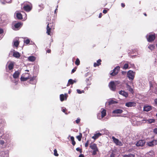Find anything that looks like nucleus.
<instances>
[{
  "instance_id": "4d7b16f0",
  "label": "nucleus",
  "mask_w": 157,
  "mask_h": 157,
  "mask_svg": "<svg viewBox=\"0 0 157 157\" xmlns=\"http://www.w3.org/2000/svg\"><path fill=\"white\" fill-rule=\"evenodd\" d=\"M121 6L122 7H124L125 6V5L124 3H122L121 4Z\"/></svg>"
},
{
  "instance_id": "f03ea898",
  "label": "nucleus",
  "mask_w": 157,
  "mask_h": 157,
  "mask_svg": "<svg viewBox=\"0 0 157 157\" xmlns=\"http://www.w3.org/2000/svg\"><path fill=\"white\" fill-rule=\"evenodd\" d=\"M51 25H53V23H50V24H48L47 27V31L46 33L48 35H51L50 33L51 30L52 29H54V27L51 26Z\"/></svg>"
},
{
  "instance_id": "7c9ffc66",
  "label": "nucleus",
  "mask_w": 157,
  "mask_h": 157,
  "mask_svg": "<svg viewBox=\"0 0 157 157\" xmlns=\"http://www.w3.org/2000/svg\"><path fill=\"white\" fill-rule=\"evenodd\" d=\"M82 137V134L81 133H80L79 135L76 136V138L78 139L79 141H80L81 140Z\"/></svg>"
},
{
  "instance_id": "0e129e2a",
  "label": "nucleus",
  "mask_w": 157,
  "mask_h": 157,
  "mask_svg": "<svg viewBox=\"0 0 157 157\" xmlns=\"http://www.w3.org/2000/svg\"><path fill=\"white\" fill-rule=\"evenodd\" d=\"M14 82L16 84H17V81H15Z\"/></svg>"
},
{
  "instance_id": "052dcab7",
  "label": "nucleus",
  "mask_w": 157,
  "mask_h": 157,
  "mask_svg": "<svg viewBox=\"0 0 157 157\" xmlns=\"http://www.w3.org/2000/svg\"><path fill=\"white\" fill-rule=\"evenodd\" d=\"M50 52H51V50H48L47 51V52L48 53H49Z\"/></svg>"
},
{
  "instance_id": "c756f323",
  "label": "nucleus",
  "mask_w": 157,
  "mask_h": 157,
  "mask_svg": "<svg viewBox=\"0 0 157 157\" xmlns=\"http://www.w3.org/2000/svg\"><path fill=\"white\" fill-rule=\"evenodd\" d=\"M17 17L19 19H21L22 18V16L21 14L20 13H17Z\"/></svg>"
},
{
  "instance_id": "39448f33",
  "label": "nucleus",
  "mask_w": 157,
  "mask_h": 157,
  "mask_svg": "<svg viewBox=\"0 0 157 157\" xmlns=\"http://www.w3.org/2000/svg\"><path fill=\"white\" fill-rule=\"evenodd\" d=\"M0 155L2 157H8V150L1 151L0 152Z\"/></svg>"
},
{
  "instance_id": "9d476101",
  "label": "nucleus",
  "mask_w": 157,
  "mask_h": 157,
  "mask_svg": "<svg viewBox=\"0 0 157 157\" xmlns=\"http://www.w3.org/2000/svg\"><path fill=\"white\" fill-rule=\"evenodd\" d=\"M106 115V111L105 110L103 109L101 112V117L99 115L100 114H98V118L99 119H101L102 118L104 117Z\"/></svg>"
},
{
  "instance_id": "f8f14e48",
  "label": "nucleus",
  "mask_w": 157,
  "mask_h": 157,
  "mask_svg": "<svg viewBox=\"0 0 157 157\" xmlns=\"http://www.w3.org/2000/svg\"><path fill=\"white\" fill-rule=\"evenodd\" d=\"M21 25L22 24L21 23H17L15 24L14 25V27H13V29L15 30H17L19 28L21 27Z\"/></svg>"
},
{
  "instance_id": "dca6fc26",
  "label": "nucleus",
  "mask_w": 157,
  "mask_h": 157,
  "mask_svg": "<svg viewBox=\"0 0 157 157\" xmlns=\"http://www.w3.org/2000/svg\"><path fill=\"white\" fill-rule=\"evenodd\" d=\"M20 72L19 71H16L13 75V77L14 78H17L20 74Z\"/></svg>"
},
{
  "instance_id": "473e14b6",
  "label": "nucleus",
  "mask_w": 157,
  "mask_h": 157,
  "mask_svg": "<svg viewBox=\"0 0 157 157\" xmlns=\"http://www.w3.org/2000/svg\"><path fill=\"white\" fill-rule=\"evenodd\" d=\"M29 78L28 77H21V80L22 81H24L27 80Z\"/></svg>"
},
{
  "instance_id": "ddd939ff",
  "label": "nucleus",
  "mask_w": 157,
  "mask_h": 157,
  "mask_svg": "<svg viewBox=\"0 0 157 157\" xmlns=\"http://www.w3.org/2000/svg\"><path fill=\"white\" fill-rule=\"evenodd\" d=\"M145 144V142L144 140H140L136 144L137 146H142Z\"/></svg>"
},
{
  "instance_id": "37998d69",
  "label": "nucleus",
  "mask_w": 157,
  "mask_h": 157,
  "mask_svg": "<svg viewBox=\"0 0 157 157\" xmlns=\"http://www.w3.org/2000/svg\"><path fill=\"white\" fill-rule=\"evenodd\" d=\"M76 150L77 151H79L80 152V153H82V150L81 149H80L79 148V147H78L77 148H76Z\"/></svg>"
},
{
  "instance_id": "6ab92c4d",
  "label": "nucleus",
  "mask_w": 157,
  "mask_h": 157,
  "mask_svg": "<svg viewBox=\"0 0 157 157\" xmlns=\"http://www.w3.org/2000/svg\"><path fill=\"white\" fill-rule=\"evenodd\" d=\"M126 88L127 90L130 92L131 93H133V91L132 88L130 86L128 85V84H126Z\"/></svg>"
},
{
  "instance_id": "c9c22d12",
  "label": "nucleus",
  "mask_w": 157,
  "mask_h": 157,
  "mask_svg": "<svg viewBox=\"0 0 157 157\" xmlns=\"http://www.w3.org/2000/svg\"><path fill=\"white\" fill-rule=\"evenodd\" d=\"M79 63H80V61L78 59H77L75 62V64L76 65H78L79 64Z\"/></svg>"
},
{
  "instance_id": "338daca9",
  "label": "nucleus",
  "mask_w": 157,
  "mask_h": 157,
  "mask_svg": "<svg viewBox=\"0 0 157 157\" xmlns=\"http://www.w3.org/2000/svg\"><path fill=\"white\" fill-rule=\"evenodd\" d=\"M25 71H29L28 70H25Z\"/></svg>"
},
{
  "instance_id": "c85d7f7f",
  "label": "nucleus",
  "mask_w": 157,
  "mask_h": 157,
  "mask_svg": "<svg viewBox=\"0 0 157 157\" xmlns=\"http://www.w3.org/2000/svg\"><path fill=\"white\" fill-rule=\"evenodd\" d=\"M74 83V80L72 79H70L68 81V84L67 86H69L70 84H73Z\"/></svg>"
},
{
  "instance_id": "e2e57ef3",
  "label": "nucleus",
  "mask_w": 157,
  "mask_h": 157,
  "mask_svg": "<svg viewBox=\"0 0 157 157\" xmlns=\"http://www.w3.org/2000/svg\"><path fill=\"white\" fill-rule=\"evenodd\" d=\"M57 10V8H56V9L55 10V13H56V11Z\"/></svg>"
},
{
  "instance_id": "e433bc0d",
  "label": "nucleus",
  "mask_w": 157,
  "mask_h": 157,
  "mask_svg": "<svg viewBox=\"0 0 157 157\" xmlns=\"http://www.w3.org/2000/svg\"><path fill=\"white\" fill-rule=\"evenodd\" d=\"M77 91L78 94H81L82 93H84V90L81 91L80 90L77 89Z\"/></svg>"
},
{
  "instance_id": "4be33fe9",
  "label": "nucleus",
  "mask_w": 157,
  "mask_h": 157,
  "mask_svg": "<svg viewBox=\"0 0 157 157\" xmlns=\"http://www.w3.org/2000/svg\"><path fill=\"white\" fill-rule=\"evenodd\" d=\"M13 56L14 57L17 58H18L20 56V55L19 53L17 52H14L13 53Z\"/></svg>"
},
{
  "instance_id": "423d86ee",
  "label": "nucleus",
  "mask_w": 157,
  "mask_h": 157,
  "mask_svg": "<svg viewBox=\"0 0 157 157\" xmlns=\"http://www.w3.org/2000/svg\"><path fill=\"white\" fill-rule=\"evenodd\" d=\"M109 87L112 90L114 91L116 89V85L114 82L113 81L111 82L109 84Z\"/></svg>"
},
{
  "instance_id": "774afa93",
  "label": "nucleus",
  "mask_w": 157,
  "mask_h": 157,
  "mask_svg": "<svg viewBox=\"0 0 157 157\" xmlns=\"http://www.w3.org/2000/svg\"><path fill=\"white\" fill-rule=\"evenodd\" d=\"M144 15L145 16H146V15H146V13H145L144 14Z\"/></svg>"
},
{
  "instance_id": "49530a36",
  "label": "nucleus",
  "mask_w": 157,
  "mask_h": 157,
  "mask_svg": "<svg viewBox=\"0 0 157 157\" xmlns=\"http://www.w3.org/2000/svg\"><path fill=\"white\" fill-rule=\"evenodd\" d=\"M99 65L97 63H94V67H96L97 66H98Z\"/></svg>"
},
{
  "instance_id": "1a4fd4ad",
  "label": "nucleus",
  "mask_w": 157,
  "mask_h": 157,
  "mask_svg": "<svg viewBox=\"0 0 157 157\" xmlns=\"http://www.w3.org/2000/svg\"><path fill=\"white\" fill-rule=\"evenodd\" d=\"M125 105L128 107H134L136 105V103L134 102H129L125 103Z\"/></svg>"
},
{
  "instance_id": "0eeeda50",
  "label": "nucleus",
  "mask_w": 157,
  "mask_h": 157,
  "mask_svg": "<svg viewBox=\"0 0 157 157\" xmlns=\"http://www.w3.org/2000/svg\"><path fill=\"white\" fill-rule=\"evenodd\" d=\"M120 68V67L119 66H117L113 69V72L111 73L110 75L112 76L115 75L118 73Z\"/></svg>"
},
{
  "instance_id": "a878e982",
  "label": "nucleus",
  "mask_w": 157,
  "mask_h": 157,
  "mask_svg": "<svg viewBox=\"0 0 157 157\" xmlns=\"http://www.w3.org/2000/svg\"><path fill=\"white\" fill-rule=\"evenodd\" d=\"M28 59L29 61L33 62L35 60L36 58L34 56H32L29 57Z\"/></svg>"
},
{
  "instance_id": "b1692460",
  "label": "nucleus",
  "mask_w": 157,
  "mask_h": 157,
  "mask_svg": "<svg viewBox=\"0 0 157 157\" xmlns=\"http://www.w3.org/2000/svg\"><path fill=\"white\" fill-rule=\"evenodd\" d=\"M135 155L134 154L130 153L127 154H125L123 155V157H135Z\"/></svg>"
},
{
  "instance_id": "4468645a",
  "label": "nucleus",
  "mask_w": 157,
  "mask_h": 157,
  "mask_svg": "<svg viewBox=\"0 0 157 157\" xmlns=\"http://www.w3.org/2000/svg\"><path fill=\"white\" fill-rule=\"evenodd\" d=\"M119 93L121 95L125 97L126 98L128 96V93L125 92L123 90H121L119 92Z\"/></svg>"
},
{
  "instance_id": "5fc2aeb1",
  "label": "nucleus",
  "mask_w": 157,
  "mask_h": 157,
  "mask_svg": "<svg viewBox=\"0 0 157 157\" xmlns=\"http://www.w3.org/2000/svg\"><path fill=\"white\" fill-rule=\"evenodd\" d=\"M76 71V69H73L72 70L71 72L72 73H74Z\"/></svg>"
},
{
  "instance_id": "7ed1b4c3",
  "label": "nucleus",
  "mask_w": 157,
  "mask_h": 157,
  "mask_svg": "<svg viewBox=\"0 0 157 157\" xmlns=\"http://www.w3.org/2000/svg\"><path fill=\"white\" fill-rule=\"evenodd\" d=\"M134 73L132 71H129L127 73V76L129 79L132 80L134 78Z\"/></svg>"
},
{
  "instance_id": "393cba45",
  "label": "nucleus",
  "mask_w": 157,
  "mask_h": 157,
  "mask_svg": "<svg viewBox=\"0 0 157 157\" xmlns=\"http://www.w3.org/2000/svg\"><path fill=\"white\" fill-rule=\"evenodd\" d=\"M90 147L91 149L93 150H98L96 145L95 144H93L91 145L90 146Z\"/></svg>"
},
{
  "instance_id": "3c124183",
  "label": "nucleus",
  "mask_w": 157,
  "mask_h": 157,
  "mask_svg": "<svg viewBox=\"0 0 157 157\" xmlns=\"http://www.w3.org/2000/svg\"><path fill=\"white\" fill-rule=\"evenodd\" d=\"M43 5H40L39 6L40 7H41V9H40V10H42L43 9Z\"/></svg>"
},
{
  "instance_id": "2eb2a0df",
  "label": "nucleus",
  "mask_w": 157,
  "mask_h": 157,
  "mask_svg": "<svg viewBox=\"0 0 157 157\" xmlns=\"http://www.w3.org/2000/svg\"><path fill=\"white\" fill-rule=\"evenodd\" d=\"M123 110L120 109H117L114 110L112 113L115 114L121 113L123 112Z\"/></svg>"
},
{
  "instance_id": "aec40b11",
  "label": "nucleus",
  "mask_w": 157,
  "mask_h": 157,
  "mask_svg": "<svg viewBox=\"0 0 157 157\" xmlns=\"http://www.w3.org/2000/svg\"><path fill=\"white\" fill-rule=\"evenodd\" d=\"M23 8L25 11L28 12L30 11L31 9V7L29 5L24 6Z\"/></svg>"
},
{
  "instance_id": "9b49d317",
  "label": "nucleus",
  "mask_w": 157,
  "mask_h": 157,
  "mask_svg": "<svg viewBox=\"0 0 157 157\" xmlns=\"http://www.w3.org/2000/svg\"><path fill=\"white\" fill-rule=\"evenodd\" d=\"M7 64L8 65V67L9 70H11L13 69L14 67V63L13 62H10L9 63L8 62Z\"/></svg>"
},
{
  "instance_id": "58836bf2",
  "label": "nucleus",
  "mask_w": 157,
  "mask_h": 157,
  "mask_svg": "<svg viewBox=\"0 0 157 157\" xmlns=\"http://www.w3.org/2000/svg\"><path fill=\"white\" fill-rule=\"evenodd\" d=\"M24 43L26 44H29L30 42V40L29 39H26L24 41Z\"/></svg>"
},
{
  "instance_id": "864d4df0",
  "label": "nucleus",
  "mask_w": 157,
  "mask_h": 157,
  "mask_svg": "<svg viewBox=\"0 0 157 157\" xmlns=\"http://www.w3.org/2000/svg\"><path fill=\"white\" fill-rule=\"evenodd\" d=\"M107 12V11L106 10H104L103 11V13L105 14Z\"/></svg>"
},
{
  "instance_id": "2f4dec72",
  "label": "nucleus",
  "mask_w": 157,
  "mask_h": 157,
  "mask_svg": "<svg viewBox=\"0 0 157 157\" xmlns=\"http://www.w3.org/2000/svg\"><path fill=\"white\" fill-rule=\"evenodd\" d=\"M117 103V102L116 101H114L113 100H111L109 102V105H111V104H115V103Z\"/></svg>"
},
{
  "instance_id": "cd10ccee",
  "label": "nucleus",
  "mask_w": 157,
  "mask_h": 157,
  "mask_svg": "<svg viewBox=\"0 0 157 157\" xmlns=\"http://www.w3.org/2000/svg\"><path fill=\"white\" fill-rule=\"evenodd\" d=\"M155 45L154 44H151L150 45L148 46V48L150 49L151 50H153L155 48Z\"/></svg>"
},
{
  "instance_id": "8fccbe9b",
  "label": "nucleus",
  "mask_w": 157,
  "mask_h": 157,
  "mask_svg": "<svg viewBox=\"0 0 157 157\" xmlns=\"http://www.w3.org/2000/svg\"><path fill=\"white\" fill-rule=\"evenodd\" d=\"M80 121V119L78 118L76 120V122L77 124H78Z\"/></svg>"
},
{
  "instance_id": "680f3d73",
  "label": "nucleus",
  "mask_w": 157,
  "mask_h": 157,
  "mask_svg": "<svg viewBox=\"0 0 157 157\" xmlns=\"http://www.w3.org/2000/svg\"><path fill=\"white\" fill-rule=\"evenodd\" d=\"M62 111L64 113H65V109H63L62 110Z\"/></svg>"
},
{
  "instance_id": "13d9d810",
  "label": "nucleus",
  "mask_w": 157,
  "mask_h": 157,
  "mask_svg": "<svg viewBox=\"0 0 157 157\" xmlns=\"http://www.w3.org/2000/svg\"><path fill=\"white\" fill-rule=\"evenodd\" d=\"M79 157H84V156L83 154H80L79 156Z\"/></svg>"
},
{
  "instance_id": "f257e3e1",
  "label": "nucleus",
  "mask_w": 157,
  "mask_h": 157,
  "mask_svg": "<svg viewBox=\"0 0 157 157\" xmlns=\"http://www.w3.org/2000/svg\"><path fill=\"white\" fill-rule=\"evenodd\" d=\"M147 38L148 42H151L154 40L155 36L154 34H149L147 35Z\"/></svg>"
},
{
  "instance_id": "a211bd4d",
  "label": "nucleus",
  "mask_w": 157,
  "mask_h": 157,
  "mask_svg": "<svg viewBox=\"0 0 157 157\" xmlns=\"http://www.w3.org/2000/svg\"><path fill=\"white\" fill-rule=\"evenodd\" d=\"M65 96L63 94H60V100L61 101H62L64 100L65 99V100L67 99L66 96L67 95V94H65Z\"/></svg>"
},
{
  "instance_id": "5701e85b",
  "label": "nucleus",
  "mask_w": 157,
  "mask_h": 157,
  "mask_svg": "<svg viewBox=\"0 0 157 157\" xmlns=\"http://www.w3.org/2000/svg\"><path fill=\"white\" fill-rule=\"evenodd\" d=\"M101 135V134L100 133H97L94 135V136H92V138L94 140L98 138L99 136Z\"/></svg>"
},
{
  "instance_id": "09e8293b",
  "label": "nucleus",
  "mask_w": 157,
  "mask_h": 157,
  "mask_svg": "<svg viewBox=\"0 0 157 157\" xmlns=\"http://www.w3.org/2000/svg\"><path fill=\"white\" fill-rule=\"evenodd\" d=\"M154 132L156 134H157V128H155L153 130Z\"/></svg>"
},
{
  "instance_id": "6e6d98bb",
  "label": "nucleus",
  "mask_w": 157,
  "mask_h": 157,
  "mask_svg": "<svg viewBox=\"0 0 157 157\" xmlns=\"http://www.w3.org/2000/svg\"><path fill=\"white\" fill-rule=\"evenodd\" d=\"M155 104L157 106V99H155Z\"/></svg>"
},
{
  "instance_id": "ea45409f",
  "label": "nucleus",
  "mask_w": 157,
  "mask_h": 157,
  "mask_svg": "<svg viewBox=\"0 0 157 157\" xmlns=\"http://www.w3.org/2000/svg\"><path fill=\"white\" fill-rule=\"evenodd\" d=\"M128 64L126 63V64H124V65L123 67V69H126L128 68Z\"/></svg>"
},
{
  "instance_id": "bf43d9fd",
  "label": "nucleus",
  "mask_w": 157,
  "mask_h": 157,
  "mask_svg": "<svg viewBox=\"0 0 157 157\" xmlns=\"http://www.w3.org/2000/svg\"><path fill=\"white\" fill-rule=\"evenodd\" d=\"M102 16V13H100L99 15V17L100 18Z\"/></svg>"
},
{
  "instance_id": "f704fd0d",
  "label": "nucleus",
  "mask_w": 157,
  "mask_h": 157,
  "mask_svg": "<svg viewBox=\"0 0 157 157\" xmlns=\"http://www.w3.org/2000/svg\"><path fill=\"white\" fill-rule=\"evenodd\" d=\"M149 123H153L155 122V120L153 119H148L147 121Z\"/></svg>"
},
{
  "instance_id": "de8ad7c7",
  "label": "nucleus",
  "mask_w": 157,
  "mask_h": 157,
  "mask_svg": "<svg viewBox=\"0 0 157 157\" xmlns=\"http://www.w3.org/2000/svg\"><path fill=\"white\" fill-rule=\"evenodd\" d=\"M4 143V142L3 140H0V144L2 145H3Z\"/></svg>"
},
{
  "instance_id": "6e6552de",
  "label": "nucleus",
  "mask_w": 157,
  "mask_h": 157,
  "mask_svg": "<svg viewBox=\"0 0 157 157\" xmlns=\"http://www.w3.org/2000/svg\"><path fill=\"white\" fill-rule=\"evenodd\" d=\"M147 145L150 147H153L157 144V140H154L147 143Z\"/></svg>"
},
{
  "instance_id": "c03bdc74",
  "label": "nucleus",
  "mask_w": 157,
  "mask_h": 157,
  "mask_svg": "<svg viewBox=\"0 0 157 157\" xmlns=\"http://www.w3.org/2000/svg\"><path fill=\"white\" fill-rule=\"evenodd\" d=\"M101 60L100 59H98L97 61V63L99 65H100L101 64Z\"/></svg>"
},
{
  "instance_id": "a18cd8bd",
  "label": "nucleus",
  "mask_w": 157,
  "mask_h": 157,
  "mask_svg": "<svg viewBox=\"0 0 157 157\" xmlns=\"http://www.w3.org/2000/svg\"><path fill=\"white\" fill-rule=\"evenodd\" d=\"M3 30L2 29H0V35L3 33ZM1 39V37L0 36V40Z\"/></svg>"
},
{
  "instance_id": "a19ab883",
  "label": "nucleus",
  "mask_w": 157,
  "mask_h": 157,
  "mask_svg": "<svg viewBox=\"0 0 157 157\" xmlns=\"http://www.w3.org/2000/svg\"><path fill=\"white\" fill-rule=\"evenodd\" d=\"M98 151V150H94L92 152V154L94 155H95L97 154V152Z\"/></svg>"
},
{
  "instance_id": "79ce46f5",
  "label": "nucleus",
  "mask_w": 157,
  "mask_h": 157,
  "mask_svg": "<svg viewBox=\"0 0 157 157\" xmlns=\"http://www.w3.org/2000/svg\"><path fill=\"white\" fill-rule=\"evenodd\" d=\"M89 140H87L86 143L85 144V147H88V144H89Z\"/></svg>"
},
{
  "instance_id": "4c0bfd02",
  "label": "nucleus",
  "mask_w": 157,
  "mask_h": 157,
  "mask_svg": "<svg viewBox=\"0 0 157 157\" xmlns=\"http://www.w3.org/2000/svg\"><path fill=\"white\" fill-rule=\"evenodd\" d=\"M54 155L56 156H58V154L57 153V151L56 149H54Z\"/></svg>"
},
{
  "instance_id": "bb28decb",
  "label": "nucleus",
  "mask_w": 157,
  "mask_h": 157,
  "mask_svg": "<svg viewBox=\"0 0 157 157\" xmlns=\"http://www.w3.org/2000/svg\"><path fill=\"white\" fill-rule=\"evenodd\" d=\"M71 140L72 141V144L74 146L75 144V142L74 140V138L73 136H71L70 137Z\"/></svg>"
},
{
  "instance_id": "20e7f679",
  "label": "nucleus",
  "mask_w": 157,
  "mask_h": 157,
  "mask_svg": "<svg viewBox=\"0 0 157 157\" xmlns=\"http://www.w3.org/2000/svg\"><path fill=\"white\" fill-rule=\"evenodd\" d=\"M112 139L114 142L117 145L121 146L122 145V144L120 141L116 138L114 136H112Z\"/></svg>"
},
{
  "instance_id": "412c9836",
  "label": "nucleus",
  "mask_w": 157,
  "mask_h": 157,
  "mask_svg": "<svg viewBox=\"0 0 157 157\" xmlns=\"http://www.w3.org/2000/svg\"><path fill=\"white\" fill-rule=\"evenodd\" d=\"M13 46L16 47H17L19 44V42L18 40L17 39H14L13 40Z\"/></svg>"
},
{
  "instance_id": "603ef678",
  "label": "nucleus",
  "mask_w": 157,
  "mask_h": 157,
  "mask_svg": "<svg viewBox=\"0 0 157 157\" xmlns=\"http://www.w3.org/2000/svg\"><path fill=\"white\" fill-rule=\"evenodd\" d=\"M115 155L114 154L112 153L110 155V157H115Z\"/></svg>"
},
{
  "instance_id": "72a5a7b5",
  "label": "nucleus",
  "mask_w": 157,
  "mask_h": 157,
  "mask_svg": "<svg viewBox=\"0 0 157 157\" xmlns=\"http://www.w3.org/2000/svg\"><path fill=\"white\" fill-rule=\"evenodd\" d=\"M1 3L3 4H5L6 3H10L11 2V0H10L8 2H7L6 0L4 1V2H2V1H1Z\"/></svg>"
},
{
  "instance_id": "f3484780",
  "label": "nucleus",
  "mask_w": 157,
  "mask_h": 157,
  "mask_svg": "<svg viewBox=\"0 0 157 157\" xmlns=\"http://www.w3.org/2000/svg\"><path fill=\"white\" fill-rule=\"evenodd\" d=\"M151 109V107L149 105L145 106L144 108V111L148 112Z\"/></svg>"
},
{
  "instance_id": "69168bd1",
  "label": "nucleus",
  "mask_w": 157,
  "mask_h": 157,
  "mask_svg": "<svg viewBox=\"0 0 157 157\" xmlns=\"http://www.w3.org/2000/svg\"><path fill=\"white\" fill-rule=\"evenodd\" d=\"M76 82V81L75 80H74V83Z\"/></svg>"
}]
</instances>
